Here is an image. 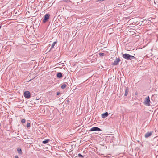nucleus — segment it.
Instances as JSON below:
<instances>
[{
    "label": "nucleus",
    "mask_w": 158,
    "mask_h": 158,
    "mask_svg": "<svg viewBox=\"0 0 158 158\" xmlns=\"http://www.w3.org/2000/svg\"><path fill=\"white\" fill-rule=\"evenodd\" d=\"M123 57L127 60H131L133 59H136V58L134 56L128 54H123Z\"/></svg>",
    "instance_id": "obj_1"
},
{
    "label": "nucleus",
    "mask_w": 158,
    "mask_h": 158,
    "mask_svg": "<svg viewBox=\"0 0 158 158\" xmlns=\"http://www.w3.org/2000/svg\"><path fill=\"white\" fill-rule=\"evenodd\" d=\"M151 101L149 96L146 97L144 99L143 103L147 106H149L150 105Z\"/></svg>",
    "instance_id": "obj_2"
},
{
    "label": "nucleus",
    "mask_w": 158,
    "mask_h": 158,
    "mask_svg": "<svg viewBox=\"0 0 158 158\" xmlns=\"http://www.w3.org/2000/svg\"><path fill=\"white\" fill-rule=\"evenodd\" d=\"M24 97L27 99L31 97V94L29 91H26L24 92Z\"/></svg>",
    "instance_id": "obj_3"
},
{
    "label": "nucleus",
    "mask_w": 158,
    "mask_h": 158,
    "mask_svg": "<svg viewBox=\"0 0 158 158\" xmlns=\"http://www.w3.org/2000/svg\"><path fill=\"white\" fill-rule=\"evenodd\" d=\"M50 15L48 14H45L43 20L44 23H45L49 18Z\"/></svg>",
    "instance_id": "obj_4"
},
{
    "label": "nucleus",
    "mask_w": 158,
    "mask_h": 158,
    "mask_svg": "<svg viewBox=\"0 0 158 158\" xmlns=\"http://www.w3.org/2000/svg\"><path fill=\"white\" fill-rule=\"evenodd\" d=\"M90 131H101V130L99 128L97 127H94L91 128L90 130Z\"/></svg>",
    "instance_id": "obj_5"
},
{
    "label": "nucleus",
    "mask_w": 158,
    "mask_h": 158,
    "mask_svg": "<svg viewBox=\"0 0 158 158\" xmlns=\"http://www.w3.org/2000/svg\"><path fill=\"white\" fill-rule=\"evenodd\" d=\"M120 61V60L119 58H117L115 60L114 63L112 64L113 65H117L118 63Z\"/></svg>",
    "instance_id": "obj_6"
},
{
    "label": "nucleus",
    "mask_w": 158,
    "mask_h": 158,
    "mask_svg": "<svg viewBox=\"0 0 158 158\" xmlns=\"http://www.w3.org/2000/svg\"><path fill=\"white\" fill-rule=\"evenodd\" d=\"M152 134V132H148L145 135V137L146 138L150 136Z\"/></svg>",
    "instance_id": "obj_7"
},
{
    "label": "nucleus",
    "mask_w": 158,
    "mask_h": 158,
    "mask_svg": "<svg viewBox=\"0 0 158 158\" xmlns=\"http://www.w3.org/2000/svg\"><path fill=\"white\" fill-rule=\"evenodd\" d=\"M108 115V114L107 112H106L102 115V118H105L107 117Z\"/></svg>",
    "instance_id": "obj_8"
},
{
    "label": "nucleus",
    "mask_w": 158,
    "mask_h": 158,
    "mask_svg": "<svg viewBox=\"0 0 158 158\" xmlns=\"http://www.w3.org/2000/svg\"><path fill=\"white\" fill-rule=\"evenodd\" d=\"M128 92H129L128 89L127 88L125 89V94H124V96H126L128 94Z\"/></svg>",
    "instance_id": "obj_9"
},
{
    "label": "nucleus",
    "mask_w": 158,
    "mask_h": 158,
    "mask_svg": "<svg viewBox=\"0 0 158 158\" xmlns=\"http://www.w3.org/2000/svg\"><path fill=\"white\" fill-rule=\"evenodd\" d=\"M57 77L59 78H61L62 77V74L61 73H58L57 75Z\"/></svg>",
    "instance_id": "obj_10"
},
{
    "label": "nucleus",
    "mask_w": 158,
    "mask_h": 158,
    "mask_svg": "<svg viewBox=\"0 0 158 158\" xmlns=\"http://www.w3.org/2000/svg\"><path fill=\"white\" fill-rule=\"evenodd\" d=\"M49 141L50 140L49 139H47L43 141L42 142V143L43 144H45L48 143Z\"/></svg>",
    "instance_id": "obj_11"
},
{
    "label": "nucleus",
    "mask_w": 158,
    "mask_h": 158,
    "mask_svg": "<svg viewBox=\"0 0 158 158\" xmlns=\"http://www.w3.org/2000/svg\"><path fill=\"white\" fill-rule=\"evenodd\" d=\"M56 44V42H54L51 46V49L53 48L54 47V46Z\"/></svg>",
    "instance_id": "obj_12"
},
{
    "label": "nucleus",
    "mask_w": 158,
    "mask_h": 158,
    "mask_svg": "<svg viewBox=\"0 0 158 158\" xmlns=\"http://www.w3.org/2000/svg\"><path fill=\"white\" fill-rule=\"evenodd\" d=\"M17 151L20 154H21L22 153V151L21 149L20 148H18L17 149Z\"/></svg>",
    "instance_id": "obj_13"
},
{
    "label": "nucleus",
    "mask_w": 158,
    "mask_h": 158,
    "mask_svg": "<svg viewBox=\"0 0 158 158\" xmlns=\"http://www.w3.org/2000/svg\"><path fill=\"white\" fill-rule=\"evenodd\" d=\"M66 86V85L65 84H64L61 85V88L62 89L65 88Z\"/></svg>",
    "instance_id": "obj_14"
},
{
    "label": "nucleus",
    "mask_w": 158,
    "mask_h": 158,
    "mask_svg": "<svg viewBox=\"0 0 158 158\" xmlns=\"http://www.w3.org/2000/svg\"><path fill=\"white\" fill-rule=\"evenodd\" d=\"M26 127L27 128H28L30 127V124L29 123H28L26 125Z\"/></svg>",
    "instance_id": "obj_15"
},
{
    "label": "nucleus",
    "mask_w": 158,
    "mask_h": 158,
    "mask_svg": "<svg viewBox=\"0 0 158 158\" xmlns=\"http://www.w3.org/2000/svg\"><path fill=\"white\" fill-rule=\"evenodd\" d=\"M21 123H22L23 124L24 123L26 122V120L24 119H22L21 121Z\"/></svg>",
    "instance_id": "obj_16"
},
{
    "label": "nucleus",
    "mask_w": 158,
    "mask_h": 158,
    "mask_svg": "<svg viewBox=\"0 0 158 158\" xmlns=\"http://www.w3.org/2000/svg\"><path fill=\"white\" fill-rule=\"evenodd\" d=\"M99 55L102 56L104 55V53H99Z\"/></svg>",
    "instance_id": "obj_17"
},
{
    "label": "nucleus",
    "mask_w": 158,
    "mask_h": 158,
    "mask_svg": "<svg viewBox=\"0 0 158 158\" xmlns=\"http://www.w3.org/2000/svg\"><path fill=\"white\" fill-rule=\"evenodd\" d=\"M78 156L79 157H83V156H82V155H81V154L80 153H79L78 154Z\"/></svg>",
    "instance_id": "obj_18"
},
{
    "label": "nucleus",
    "mask_w": 158,
    "mask_h": 158,
    "mask_svg": "<svg viewBox=\"0 0 158 158\" xmlns=\"http://www.w3.org/2000/svg\"><path fill=\"white\" fill-rule=\"evenodd\" d=\"M60 94V92H58L56 94L57 95H58Z\"/></svg>",
    "instance_id": "obj_19"
},
{
    "label": "nucleus",
    "mask_w": 158,
    "mask_h": 158,
    "mask_svg": "<svg viewBox=\"0 0 158 158\" xmlns=\"http://www.w3.org/2000/svg\"><path fill=\"white\" fill-rule=\"evenodd\" d=\"M104 0H98V1L101 2L104 1Z\"/></svg>",
    "instance_id": "obj_20"
},
{
    "label": "nucleus",
    "mask_w": 158,
    "mask_h": 158,
    "mask_svg": "<svg viewBox=\"0 0 158 158\" xmlns=\"http://www.w3.org/2000/svg\"><path fill=\"white\" fill-rule=\"evenodd\" d=\"M15 158H19L17 155L15 156Z\"/></svg>",
    "instance_id": "obj_21"
},
{
    "label": "nucleus",
    "mask_w": 158,
    "mask_h": 158,
    "mask_svg": "<svg viewBox=\"0 0 158 158\" xmlns=\"http://www.w3.org/2000/svg\"><path fill=\"white\" fill-rule=\"evenodd\" d=\"M1 26H0V29H1Z\"/></svg>",
    "instance_id": "obj_22"
}]
</instances>
